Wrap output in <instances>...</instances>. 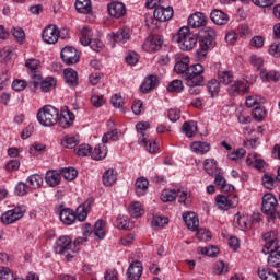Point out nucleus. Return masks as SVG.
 <instances>
[{"label":"nucleus","mask_w":280,"mask_h":280,"mask_svg":"<svg viewBox=\"0 0 280 280\" xmlns=\"http://www.w3.org/2000/svg\"><path fill=\"white\" fill-rule=\"evenodd\" d=\"M173 42L177 43L182 51H191V49H194V47H196L198 44V35L191 33L189 27L184 26L180 27L177 34L173 36Z\"/></svg>","instance_id":"1"},{"label":"nucleus","mask_w":280,"mask_h":280,"mask_svg":"<svg viewBox=\"0 0 280 280\" xmlns=\"http://www.w3.org/2000/svg\"><path fill=\"white\" fill-rule=\"evenodd\" d=\"M36 117L40 126L50 128L51 126H56V124H58L60 110L51 105H45L44 107L38 109Z\"/></svg>","instance_id":"2"},{"label":"nucleus","mask_w":280,"mask_h":280,"mask_svg":"<svg viewBox=\"0 0 280 280\" xmlns=\"http://www.w3.org/2000/svg\"><path fill=\"white\" fill-rule=\"evenodd\" d=\"M145 8L153 11V16L156 21H170L174 16L172 7H161V0H147Z\"/></svg>","instance_id":"3"},{"label":"nucleus","mask_w":280,"mask_h":280,"mask_svg":"<svg viewBox=\"0 0 280 280\" xmlns=\"http://www.w3.org/2000/svg\"><path fill=\"white\" fill-rule=\"evenodd\" d=\"M205 66L201 63H195L189 67L185 74V82L186 84L194 85V84H202L205 82Z\"/></svg>","instance_id":"4"},{"label":"nucleus","mask_w":280,"mask_h":280,"mask_svg":"<svg viewBox=\"0 0 280 280\" xmlns=\"http://www.w3.org/2000/svg\"><path fill=\"white\" fill-rule=\"evenodd\" d=\"M91 36H93V32L89 27H83L81 31V38L80 43L83 45V47H91L93 51L100 52L104 49V43L97 38L91 39Z\"/></svg>","instance_id":"5"},{"label":"nucleus","mask_w":280,"mask_h":280,"mask_svg":"<svg viewBox=\"0 0 280 280\" xmlns=\"http://www.w3.org/2000/svg\"><path fill=\"white\" fill-rule=\"evenodd\" d=\"M265 246L262 248L264 255H269L271 253H279L280 240L277 232L271 231L264 234Z\"/></svg>","instance_id":"6"},{"label":"nucleus","mask_w":280,"mask_h":280,"mask_svg":"<svg viewBox=\"0 0 280 280\" xmlns=\"http://www.w3.org/2000/svg\"><path fill=\"white\" fill-rule=\"evenodd\" d=\"M56 255H67V253H73V241L71 236L62 235L57 238L52 246Z\"/></svg>","instance_id":"7"},{"label":"nucleus","mask_w":280,"mask_h":280,"mask_svg":"<svg viewBox=\"0 0 280 280\" xmlns=\"http://www.w3.org/2000/svg\"><path fill=\"white\" fill-rule=\"evenodd\" d=\"M107 40L115 47V45H126L130 40V30L129 28H119L117 32H112L107 35Z\"/></svg>","instance_id":"8"},{"label":"nucleus","mask_w":280,"mask_h":280,"mask_svg":"<svg viewBox=\"0 0 280 280\" xmlns=\"http://www.w3.org/2000/svg\"><path fill=\"white\" fill-rule=\"evenodd\" d=\"M279 201H277V197L272 194H266L262 197V207L261 211L262 213H266V215H270V218H275V214L277 213V205Z\"/></svg>","instance_id":"9"},{"label":"nucleus","mask_w":280,"mask_h":280,"mask_svg":"<svg viewBox=\"0 0 280 280\" xmlns=\"http://www.w3.org/2000/svg\"><path fill=\"white\" fill-rule=\"evenodd\" d=\"M215 202L221 211H229V209L235 208V206L240 202L237 197L233 195L224 196L218 195L215 198Z\"/></svg>","instance_id":"10"},{"label":"nucleus","mask_w":280,"mask_h":280,"mask_svg":"<svg viewBox=\"0 0 280 280\" xmlns=\"http://www.w3.org/2000/svg\"><path fill=\"white\" fill-rule=\"evenodd\" d=\"M42 38L44 43H47L48 45H56L58 38H60V31L56 25H48L44 28Z\"/></svg>","instance_id":"11"},{"label":"nucleus","mask_w":280,"mask_h":280,"mask_svg":"<svg viewBox=\"0 0 280 280\" xmlns=\"http://www.w3.org/2000/svg\"><path fill=\"white\" fill-rule=\"evenodd\" d=\"M161 47H163V38H161L159 35H151L147 37L142 45L144 51H148L149 54L159 51Z\"/></svg>","instance_id":"12"},{"label":"nucleus","mask_w":280,"mask_h":280,"mask_svg":"<svg viewBox=\"0 0 280 280\" xmlns=\"http://www.w3.org/2000/svg\"><path fill=\"white\" fill-rule=\"evenodd\" d=\"M25 215V209L18 207L13 210H9L1 215V222L3 224H14L18 220H21Z\"/></svg>","instance_id":"13"},{"label":"nucleus","mask_w":280,"mask_h":280,"mask_svg":"<svg viewBox=\"0 0 280 280\" xmlns=\"http://www.w3.org/2000/svg\"><path fill=\"white\" fill-rule=\"evenodd\" d=\"M57 121L60 128H71V126H73V121H75V114L69 110V107H63Z\"/></svg>","instance_id":"14"},{"label":"nucleus","mask_w":280,"mask_h":280,"mask_svg":"<svg viewBox=\"0 0 280 280\" xmlns=\"http://www.w3.org/2000/svg\"><path fill=\"white\" fill-rule=\"evenodd\" d=\"M60 56H61V60H63L66 65H78V62L80 61V56L78 55V50L71 46H66L61 50Z\"/></svg>","instance_id":"15"},{"label":"nucleus","mask_w":280,"mask_h":280,"mask_svg":"<svg viewBox=\"0 0 280 280\" xmlns=\"http://www.w3.org/2000/svg\"><path fill=\"white\" fill-rule=\"evenodd\" d=\"M248 89H250V83H248L247 80H236L234 81L228 89L229 95H232V97H236V95H240L242 93H247Z\"/></svg>","instance_id":"16"},{"label":"nucleus","mask_w":280,"mask_h":280,"mask_svg":"<svg viewBox=\"0 0 280 280\" xmlns=\"http://www.w3.org/2000/svg\"><path fill=\"white\" fill-rule=\"evenodd\" d=\"M143 275V265L139 260L132 261L127 269L128 280H140Z\"/></svg>","instance_id":"17"},{"label":"nucleus","mask_w":280,"mask_h":280,"mask_svg":"<svg viewBox=\"0 0 280 280\" xmlns=\"http://www.w3.org/2000/svg\"><path fill=\"white\" fill-rule=\"evenodd\" d=\"M93 198H89L88 200L84 201V203L80 205L77 208L75 211V220H78V222H84V220H86V218H89V211H91V207H93Z\"/></svg>","instance_id":"18"},{"label":"nucleus","mask_w":280,"mask_h":280,"mask_svg":"<svg viewBox=\"0 0 280 280\" xmlns=\"http://www.w3.org/2000/svg\"><path fill=\"white\" fill-rule=\"evenodd\" d=\"M25 67L31 71L32 84L36 89L38 86V81L36 80H40V74L36 73V70L40 67V61L38 59H28L25 61Z\"/></svg>","instance_id":"19"},{"label":"nucleus","mask_w":280,"mask_h":280,"mask_svg":"<svg viewBox=\"0 0 280 280\" xmlns=\"http://www.w3.org/2000/svg\"><path fill=\"white\" fill-rule=\"evenodd\" d=\"M107 10L110 16L114 19H121V16L126 15V4L121 2H112L107 5Z\"/></svg>","instance_id":"20"},{"label":"nucleus","mask_w":280,"mask_h":280,"mask_svg":"<svg viewBox=\"0 0 280 280\" xmlns=\"http://www.w3.org/2000/svg\"><path fill=\"white\" fill-rule=\"evenodd\" d=\"M183 220L189 231H197L198 226H200V221L196 212H184Z\"/></svg>","instance_id":"21"},{"label":"nucleus","mask_w":280,"mask_h":280,"mask_svg":"<svg viewBox=\"0 0 280 280\" xmlns=\"http://www.w3.org/2000/svg\"><path fill=\"white\" fill-rule=\"evenodd\" d=\"M188 25L192 28L205 27L207 25V16L201 12L194 13L188 18Z\"/></svg>","instance_id":"22"},{"label":"nucleus","mask_w":280,"mask_h":280,"mask_svg":"<svg viewBox=\"0 0 280 280\" xmlns=\"http://www.w3.org/2000/svg\"><path fill=\"white\" fill-rule=\"evenodd\" d=\"M210 19L214 25H226L229 23V15L222 10L214 9L210 13Z\"/></svg>","instance_id":"23"},{"label":"nucleus","mask_w":280,"mask_h":280,"mask_svg":"<svg viewBox=\"0 0 280 280\" xmlns=\"http://www.w3.org/2000/svg\"><path fill=\"white\" fill-rule=\"evenodd\" d=\"M156 84H159V78H156V75L150 74L143 80L140 86V91L142 93H150L152 89L156 88Z\"/></svg>","instance_id":"24"},{"label":"nucleus","mask_w":280,"mask_h":280,"mask_svg":"<svg viewBox=\"0 0 280 280\" xmlns=\"http://www.w3.org/2000/svg\"><path fill=\"white\" fill-rule=\"evenodd\" d=\"M234 224L238 226L241 231H248L252 226L250 217H248V214L237 213L234 218Z\"/></svg>","instance_id":"25"},{"label":"nucleus","mask_w":280,"mask_h":280,"mask_svg":"<svg viewBox=\"0 0 280 280\" xmlns=\"http://www.w3.org/2000/svg\"><path fill=\"white\" fill-rule=\"evenodd\" d=\"M66 84L71 89H75L78 86V72L71 68L65 69L63 71Z\"/></svg>","instance_id":"26"},{"label":"nucleus","mask_w":280,"mask_h":280,"mask_svg":"<svg viewBox=\"0 0 280 280\" xmlns=\"http://www.w3.org/2000/svg\"><path fill=\"white\" fill-rule=\"evenodd\" d=\"M59 220L70 226V224H73L75 222V214L73 213V210L69 208H63L59 212Z\"/></svg>","instance_id":"27"},{"label":"nucleus","mask_w":280,"mask_h":280,"mask_svg":"<svg viewBox=\"0 0 280 280\" xmlns=\"http://www.w3.org/2000/svg\"><path fill=\"white\" fill-rule=\"evenodd\" d=\"M117 183V171L115 168H109L103 173V185L105 187H112Z\"/></svg>","instance_id":"28"},{"label":"nucleus","mask_w":280,"mask_h":280,"mask_svg":"<svg viewBox=\"0 0 280 280\" xmlns=\"http://www.w3.org/2000/svg\"><path fill=\"white\" fill-rule=\"evenodd\" d=\"M93 234L97 240H104L106 237V221L100 219L95 222Z\"/></svg>","instance_id":"29"},{"label":"nucleus","mask_w":280,"mask_h":280,"mask_svg":"<svg viewBox=\"0 0 280 280\" xmlns=\"http://www.w3.org/2000/svg\"><path fill=\"white\" fill-rule=\"evenodd\" d=\"M190 150L195 152V154H207V152L211 150V144L202 141L192 142Z\"/></svg>","instance_id":"30"},{"label":"nucleus","mask_w":280,"mask_h":280,"mask_svg":"<svg viewBox=\"0 0 280 280\" xmlns=\"http://www.w3.org/2000/svg\"><path fill=\"white\" fill-rule=\"evenodd\" d=\"M128 213L131 218H141L145 213V209H143V205L139 201L131 202L128 207Z\"/></svg>","instance_id":"31"},{"label":"nucleus","mask_w":280,"mask_h":280,"mask_svg":"<svg viewBox=\"0 0 280 280\" xmlns=\"http://www.w3.org/2000/svg\"><path fill=\"white\" fill-rule=\"evenodd\" d=\"M258 277L261 280H279L276 271L270 269V267H262L258 269Z\"/></svg>","instance_id":"32"},{"label":"nucleus","mask_w":280,"mask_h":280,"mask_svg":"<svg viewBox=\"0 0 280 280\" xmlns=\"http://www.w3.org/2000/svg\"><path fill=\"white\" fill-rule=\"evenodd\" d=\"M46 183L49 187H58L60 180H62L61 175L56 171H48L45 176Z\"/></svg>","instance_id":"33"},{"label":"nucleus","mask_w":280,"mask_h":280,"mask_svg":"<svg viewBox=\"0 0 280 280\" xmlns=\"http://www.w3.org/2000/svg\"><path fill=\"white\" fill-rule=\"evenodd\" d=\"M74 5H75L77 12H79L80 14H89V12L93 10L91 0H77Z\"/></svg>","instance_id":"34"},{"label":"nucleus","mask_w":280,"mask_h":280,"mask_svg":"<svg viewBox=\"0 0 280 280\" xmlns=\"http://www.w3.org/2000/svg\"><path fill=\"white\" fill-rule=\"evenodd\" d=\"M149 185L150 182H148L145 177H139L135 184L137 196H145V191H148Z\"/></svg>","instance_id":"35"},{"label":"nucleus","mask_w":280,"mask_h":280,"mask_svg":"<svg viewBox=\"0 0 280 280\" xmlns=\"http://www.w3.org/2000/svg\"><path fill=\"white\" fill-rule=\"evenodd\" d=\"M174 71L187 75V71H189V57H183L182 60L177 61L174 66Z\"/></svg>","instance_id":"36"},{"label":"nucleus","mask_w":280,"mask_h":280,"mask_svg":"<svg viewBox=\"0 0 280 280\" xmlns=\"http://www.w3.org/2000/svg\"><path fill=\"white\" fill-rule=\"evenodd\" d=\"M106 154H108V150L105 144H97L92 151V159L94 161H102V159H106Z\"/></svg>","instance_id":"37"},{"label":"nucleus","mask_w":280,"mask_h":280,"mask_svg":"<svg viewBox=\"0 0 280 280\" xmlns=\"http://www.w3.org/2000/svg\"><path fill=\"white\" fill-rule=\"evenodd\" d=\"M58 84V81L54 77H48L40 83V89L43 93H49V91H54Z\"/></svg>","instance_id":"38"},{"label":"nucleus","mask_w":280,"mask_h":280,"mask_svg":"<svg viewBox=\"0 0 280 280\" xmlns=\"http://www.w3.org/2000/svg\"><path fill=\"white\" fill-rule=\"evenodd\" d=\"M80 143V136H65L61 139V145L63 148L73 149Z\"/></svg>","instance_id":"39"},{"label":"nucleus","mask_w":280,"mask_h":280,"mask_svg":"<svg viewBox=\"0 0 280 280\" xmlns=\"http://www.w3.org/2000/svg\"><path fill=\"white\" fill-rule=\"evenodd\" d=\"M207 89L210 97H218V95H220V81L211 79L207 83Z\"/></svg>","instance_id":"40"},{"label":"nucleus","mask_w":280,"mask_h":280,"mask_svg":"<svg viewBox=\"0 0 280 280\" xmlns=\"http://www.w3.org/2000/svg\"><path fill=\"white\" fill-rule=\"evenodd\" d=\"M182 130L183 132H185L186 137H194L196 136V132H198V125H196L195 121L189 122V121H185L182 126Z\"/></svg>","instance_id":"41"},{"label":"nucleus","mask_w":280,"mask_h":280,"mask_svg":"<svg viewBox=\"0 0 280 280\" xmlns=\"http://www.w3.org/2000/svg\"><path fill=\"white\" fill-rule=\"evenodd\" d=\"M203 170L209 176H213V174L218 172V162L214 159H206L203 162Z\"/></svg>","instance_id":"42"},{"label":"nucleus","mask_w":280,"mask_h":280,"mask_svg":"<svg viewBox=\"0 0 280 280\" xmlns=\"http://www.w3.org/2000/svg\"><path fill=\"white\" fill-rule=\"evenodd\" d=\"M27 183L31 189H40L43 187V177L38 174H33L28 176Z\"/></svg>","instance_id":"43"},{"label":"nucleus","mask_w":280,"mask_h":280,"mask_svg":"<svg viewBox=\"0 0 280 280\" xmlns=\"http://www.w3.org/2000/svg\"><path fill=\"white\" fill-rule=\"evenodd\" d=\"M197 250L200 255H206V257H218L220 255V248L215 246L199 247Z\"/></svg>","instance_id":"44"},{"label":"nucleus","mask_w":280,"mask_h":280,"mask_svg":"<svg viewBox=\"0 0 280 280\" xmlns=\"http://www.w3.org/2000/svg\"><path fill=\"white\" fill-rule=\"evenodd\" d=\"M115 226L116 229L128 231V229H130V219L126 215L119 214L116 219Z\"/></svg>","instance_id":"45"},{"label":"nucleus","mask_w":280,"mask_h":280,"mask_svg":"<svg viewBox=\"0 0 280 280\" xmlns=\"http://www.w3.org/2000/svg\"><path fill=\"white\" fill-rule=\"evenodd\" d=\"M258 104H264V97L257 94L247 96L245 101L247 108H253V106H258Z\"/></svg>","instance_id":"46"},{"label":"nucleus","mask_w":280,"mask_h":280,"mask_svg":"<svg viewBox=\"0 0 280 280\" xmlns=\"http://www.w3.org/2000/svg\"><path fill=\"white\" fill-rule=\"evenodd\" d=\"M213 47H215V40L199 37V48L201 51H210Z\"/></svg>","instance_id":"47"},{"label":"nucleus","mask_w":280,"mask_h":280,"mask_svg":"<svg viewBox=\"0 0 280 280\" xmlns=\"http://www.w3.org/2000/svg\"><path fill=\"white\" fill-rule=\"evenodd\" d=\"M267 262L270 268H280V252H271L268 256Z\"/></svg>","instance_id":"48"},{"label":"nucleus","mask_w":280,"mask_h":280,"mask_svg":"<svg viewBox=\"0 0 280 280\" xmlns=\"http://www.w3.org/2000/svg\"><path fill=\"white\" fill-rule=\"evenodd\" d=\"M170 223V219L167 217H153L151 222L152 229H163L166 224Z\"/></svg>","instance_id":"49"},{"label":"nucleus","mask_w":280,"mask_h":280,"mask_svg":"<svg viewBox=\"0 0 280 280\" xmlns=\"http://www.w3.org/2000/svg\"><path fill=\"white\" fill-rule=\"evenodd\" d=\"M178 196V191L176 189L164 190L161 195L162 202H174L176 197Z\"/></svg>","instance_id":"50"},{"label":"nucleus","mask_w":280,"mask_h":280,"mask_svg":"<svg viewBox=\"0 0 280 280\" xmlns=\"http://www.w3.org/2000/svg\"><path fill=\"white\" fill-rule=\"evenodd\" d=\"M218 80L219 83L221 82V84H231V82L233 81V72L226 70L219 71Z\"/></svg>","instance_id":"51"},{"label":"nucleus","mask_w":280,"mask_h":280,"mask_svg":"<svg viewBox=\"0 0 280 280\" xmlns=\"http://www.w3.org/2000/svg\"><path fill=\"white\" fill-rule=\"evenodd\" d=\"M215 30L206 26L199 33V38H206L208 40H215Z\"/></svg>","instance_id":"52"},{"label":"nucleus","mask_w":280,"mask_h":280,"mask_svg":"<svg viewBox=\"0 0 280 280\" xmlns=\"http://www.w3.org/2000/svg\"><path fill=\"white\" fill-rule=\"evenodd\" d=\"M184 89L185 85H183V81L178 79L172 81L167 86V91H170V93H182Z\"/></svg>","instance_id":"53"},{"label":"nucleus","mask_w":280,"mask_h":280,"mask_svg":"<svg viewBox=\"0 0 280 280\" xmlns=\"http://www.w3.org/2000/svg\"><path fill=\"white\" fill-rule=\"evenodd\" d=\"M61 174L66 180H75L78 178V171L73 167L62 168Z\"/></svg>","instance_id":"54"},{"label":"nucleus","mask_w":280,"mask_h":280,"mask_svg":"<svg viewBox=\"0 0 280 280\" xmlns=\"http://www.w3.org/2000/svg\"><path fill=\"white\" fill-rule=\"evenodd\" d=\"M11 34L15 38V40H18L20 43V45H23V43H25V31H23V28L13 27L11 30Z\"/></svg>","instance_id":"55"},{"label":"nucleus","mask_w":280,"mask_h":280,"mask_svg":"<svg viewBox=\"0 0 280 280\" xmlns=\"http://www.w3.org/2000/svg\"><path fill=\"white\" fill-rule=\"evenodd\" d=\"M0 280H14V273L9 267H0Z\"/></svg>","instance_id":"56"},{"label":"nucleus","mask_w":280,"mask_h":280,"mask_svg":"<svg viewBox=\"0 0 280 280\" xmlns=\"http://www.w3.org/2000/svg\"><path fill=\"white\" fill-rule=\"evenodd\" d=\"M92 152L93 148H91L89 144H81L77 149V154L82 158L89 156L90 154H92Z\"/></svg>","instance_id":"57"},{"label":"nucleus","mask_w":280,"mask_h":280,"mask_svg":"<svg viewBox=\"0 0 280 280\" xmlns=\"http://www.w3.org/2000/svg\"><path fill=\"white\" fill-rule=\"evenodd\" d=\"M245 154H246V149L241 148V149L234 150L228 156L231 161H240V159H242Z\"/></svg>","instance_id":"58"},{"label":"nucleus","mask_w":280,"mask_h":280,"mask_svg":"<svg viewBox=\"0 0 280 280\" xmlns=\"http://www.w3.org/2000/svg\"><path fill=\"white\" fill-rule=\"evenodd\" d=\"M254 119L256 121H264L266 118V109L264 107H256L253 110Z\"/></svg>","instance_id":"59"},{"label":"nucleus","mask_w":280,"mask_h":280,"mask_svg":"<svg viewBox=\"0 0 280 280\" xmlns=\"http://www.w3.org/2000/svg\"><path fill=\"white\" fill-rule=\"evenodd\" d=\"M27 88V82L23 81V80H14L12 82V89L13 91H25V89Z\"/></svg>","instance_id":"60"},{"label":"nucleus","mask_w":280,"mask_h":280,"mask_svg":"<svg viewBox=\"0 0 280 280\" xmlns=\"http://www.w3.org/2000/svg\"><path fill=\"white\" fill-rule=\"evenodd\" d=\"M168 119L173 124H176L178 119H180V109L178 108H172L168 110Z\"/></svg>","instance_id":"61"},{"label":"nucleus","mask_w":280,"mask_h":280,"mask_svg":"<svg viewBox=\"0 0 280 280\" xmlns=\"http://www.w3.org/2000/svg\"><path fill=\"white\" fill-rule=\"evenodd\" d=\"M27 189H30V187L25 183L20 182L15 187V194L16 196H26Z\"/></svg>","instance_id":"62"},{"label":"nucleus","mask_w":280,"mask_h":280,"mask_svg":"<svg viewBox=\"0 0 280 280\" xmlns=\"http://www.w3.org/2000/svg\"><path fill=\"white\" fill-rule=\"evenodd\" d=\"M91 103L95 106V108H100V107L104 106L106 101L104 100V96H102V95H93L91 97Z\"/></svg>","instance_id":"63"},{"label":"nucleus","mask_w":280,"mask_h":280,"mask_svg":"<svg viewBox=\"0 0 280 280\" xmlns=\"http://www.w3.org/2000/svg\"><path fill=\"white\" fill-rule=\"evenodd\" d=\"M269 54L270 56H273V58H279L280 56V43L271 44L269 47Z\"/></svg>","instance_id":"64"}]
</instances>
